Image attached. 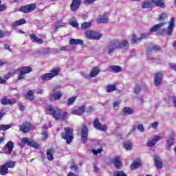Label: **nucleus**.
<instances>
[{
    "instance_id": "1",
    "label": "nucleus",
    "mask_w": 176,
    "mask_h": 176,
    "mask_svg": "<svg viewBox=\"0 0 176 176\" xmlns=\"http://www.w3.org/2000/svg\"><path fill=\"white\" fill-rule=\"evenodd\" d=\"M46 109L50 112L51 115L56 120H58V119H63L64 120L66 118H68V112H64L63 114L57 113L56 112V110H54V108H53L51 105L47 104L46 106Z\"/></svg>"
},
{
    "instance_id": "2",
    "label": "nucleus",
    "mask_w": 176,
    "mask_h": 176,
    "mask_svg": "<svg viewBox=\"0 0 176 176\" xmlns=\"http://www.w3.org/2000/svg\"><path fill=\"white\" fill-rule=\"evenodd\" d=\"M15 71L16 74H20L18 77V80H21L25 78V74H30V72H32V67L26 66L20 67Z\"/></svg>"
},
{
    "instance_id": "3",
    "label": "nucleus",
    "mask_w": 176,
    "mask_h": 176,
    "mask_svg": "<svg viewBox=\"0 0 176 176\" xmlns=\"http://www.w3.org/2000/svg\"><path fill=\"white\" fill-rule=\"evenodd\" d=\"M74 130L72 128L66 127L65 128V133H62V138L66 140L67 144H71L72 140H74Z\"/></svg>"
},
{
    "instance_id": "4",
    "label": "nucleus",
    "mask_w": 176,
    "mask_h": 176,
    "mask_svg": "<svg viewBox=\"0 0 176 176\" xmlns=\"http://www.w3.org/2000/svg\"><path fill=\"white\" fill-rule=\"evenodd\" d=\"M60 73V69L56 68L53 69L51 71V73H47L41 76L42 80H50V79H52V78H54V76H57L58 74Z\"/></svg>"
},
{
    "instance_id": "5",
    "label": "nucleus",
    "mask_w": 176,
    "mask_h": 176,
    "mask_svg": "<svg viewBox=\"0 0 176 176\" xmlns=\"http://www.w3.org/2000/svg\"><path fill=\"white\" fill-rule=\"evenodd\" d=\"M87 39L98 40L102 36L100 33L94 32L93 30H87L85 33Z\"/></svg>"
},
{
    "instance_id": "6",
    "label": "nucleus",
    "mask_w": 176,
    "mask_h": 176,
    "mask_svg": "<svg viewBox=\"0 0 176 176\" xmlns=\"http://www.w3.org/2000/svg\"><path fill=\"white\" fill-rule=\"evenodd\" d=\"M21 142L25 144V145H28V146H31L32 148H34V149H38L39 145L35 140L32 139H29L28 138H23L21 139Z\"/></svg>"
},
{
    "instance_id": "7",
    "label": "nucleus",
    "mask_w": 176,
    "mask_h": 176,
    "mask_svg": "<svg viewBox=\"0 0 176 176\" xmlns=\"http://www.w3.org/2000/svg\"><path fill=\"white\" fill-rule=\"evenodd\" d=\"M101 72V70L98 67H94L89 72V75H85L84 77L85 79H91V78H96Z\"/></svg>"
},
{
    "instance_id": "8",
    "label": "nucleus",
    "mask_w": 176,
    "mask_h": 176,
    "mask_svg": "<svg viewBox=\"0 0 176 176\" xmlns=\"http://www.w3.org/2000/svg\"><path fill=\"white\" fill-rule=\"evenodd\" d=\"M149 36L148 33H144L141 35L140 37H137V35L133 34L132 35V38H131V43H140L142 41V39H145V38H148Z\"/></svg>"
},
{
    "instance_id": "9",
    "label": "nucleus",
    "mask_w": 176,
    "mask_h": 176,
    "mask_svg": "<svg viewBox=\"0 0 176 176\" xmlns=\"http://www.w3.org/2000/svg\"><path fill=\"white\" fill-rule=\"evenodd\" d=\"M116 49H119V40H113L110 41L108 52L109 54L113 53Z\"/></svg>"
},
{
    "instance_id": "10",
    "label": "nucleus",
    "mask_w": 176,
    "mask_h": 176,
    "mask_svg": "<svg viewBox=\"0 0 176 176\" xmlns=\"http://www.w3.org/2000/svg\"><path fill=\"white\" fill-rule=\"evenodd\" d=\"M81 141L82 144L86 143L87 141V135H89V129L85 126V125H83L81 128Z\"/></svg>"
},
{
    "instance_id": "11",
    "label": "nucleus",
    "mask_w": 176,
    "mask_h": 176,
    "mask_svg": "<svg viewBox=\"0 0 176 176\" xmlns=\"http://www.w3.org/2000/svg\"><path fill=\"white\" fill-rule=\"evenodd\" d=\"M36 9V5L32 3V4H30V5H27L23 7H21L20 8V10L23 13H30L31 12H33V10H35Z\"/></svg>"
},
{
    "instance_id": "12",
    "label": "nucleus",
    "mask_w": 176,
    "mask_h": 176,
    "mask_svg": "<svg viewBox=\"0 0 176 176\" xmlns=\"http://www.w3.org/2000/svg\"><path fill=\"white\" fill-rule=\"evenodd\" d=\"M94 127L97 129V130H100V131H107V130H108V127H107V126L101 125V123H100L98 118H96L94 122Z\"/></svg>"
},
{
    "instance_id": "13",
    "label": "nucleus",
    "mask_w": 176,
    "mask_h": 176,
    "mask_svg": "<svg viewBox=\"0 0 176 176\" xmlns=\"http://www.w3.org/2000/svg\"><path fill=\"white\" fill-rule=\"evenodd\" d=\"M175 25V19L174 17H171L167 28L168 35H171V34H173V29L174 28Z\"/></svg>"
},
{
    "instance_id": "14",
    "label": "nucleus",
    "mask_w": 176,
    "mask_h": 176,
    "mask_svg": "<svg viewBox=\"0 0 176 176\" xmlns=\"http://www.w3.org/2000/svg\"><path fill=\"white\" fill-rule=\"evenodd\" d=\"M163 80V75L162 73H156L154 77V83L155 86H160L162 80Z\"/></svg>"
},
{
    "instance_id": "15",
    "label": "nucleus",
    "mask_w": 176,
    "mask_h": 176,
    "mask_svg": "<svg viewBox=\"0 0 176 176\" xmlns=\"http://www.w3.org/2000/svg\"><path fill=\"white\" fill-rule=\"evenodd\" d=\"M160 140H162V137L159 135H155L153 139L148 140V142H147V145L150 147L155 146L157 141H160Z\"/></svg>"
},
{
    "instance_id": "16",
    "label": "nucleus",
    "mask_w": 176,
    "mask_h": 176,
    "mask_svg": "<svg viewBox=\"0 0 176 176\" xmlns=\"http://www.w3.org/2000/svg\"><path fill=\"white\" fill-rule=\"evenodd\" d=\"M80 6V0H73L72 4L70 5L72 12H76Z\"/></svg>"
},
{
    "instance_id": "17",
    "label": "nucleus",
    "mask_w": 176,
    "mask_h": 176,
    "mask_svg": "<svg viewBox=\"0 0 176 176\" xmlns=\"http://www.w3.org/2000/svg\"><path fill=\"white\" fill-rule=\"evenodd\" d=\"M32 125L30 122H25L22 125L19 126L21 131L23 133H28Z\"/></svg>"
},
{
    "instance_id": "18",
    "label": "nucleus",
    "mask_w": 176,
    "mask_h": 176,
    "mask_svg": "<svg viewBox=\"0 0 176 176\" xmlns=\"http://www.w3.org/2000/svg\"><path fill=\"white\" fill-rule=\"evenodd\" d=\"M166 23H161L159 24H157L154 26H153L150 30L149 32L147 34H149V35H151V34H152V32H156V31H159V30H160V28H162V27H163V25H165Z\"/></svg>"
},
{
    "instance_id": "19",
    "label": "nucleus",
    "mask_w": 176,
    "mask_h": 176,
    "mask_svg": "<svg viewBox=\"0 0 176 176\" xmlns=\"http://www.w3.org/2000/svg\"><path fill=\"white\" fill-rule=\"evenodd\" d=\"M13 148H14V144L13 142H8L6 146V155H10L13 151Z\"/></svg>"
},
{
    "instance_id": "20",
    "label": "nucleus",
    "mask_w": 176,
    "mask_h": 176,
    "mask_svg": "<svg viewBox=\"0 0 176 176\" xmlns=\"http://www.w3.org/2000/svg\"><path fill=\"white\" fill-rule=\"evenodd\" d=\"M85 112V106H81L78 107L77 109H74L72 111V115H77V116H80V115H83Z\"/></svg>"
},
{
    "instance_id": "21",
    "label": "nucleus",
    "mask_w": 176,
    "mask_h": 176,
    "mask_svg": "<svg viewBox=\"0 0 176 176\" xmlns=\"http://www.w3.org/2000/svg\"><path fill=\"white\" fill-rule=\"evenodd\" d=\"M30 38L32 40V42H33L34 43H38V45H42V43H43V41L42 40V38H38L34 34H30Z\"/></svg>"
},
{
    "instance_id": "22",
    "label": "nucleus",
    "mask_w": 176,
    "mask_h": 176,
    "mask_svg": "<svg viewBox=\"0 0 176 176\" xmlns=\"http://www.w3.org/2000/svg\"><path fill=\"white\" fill-rule=\"evenodd\" d=\"M97 22L100 24L104 23H108V16H107V14L101 15L100 17H98L97 19Z\"/></svg>"
},
{
    "instance_id": "23",
    "label": "nucleus",
    "mask_w": 176,
    "mask_h": 176,
    "mask_svg": "<svg viewBox=\"0 0 176 176\" xmlns=\"http://www.w3.org/2000/svg\"><path fill=\"white\" fill-rule=\"evenodd\" d=\"M151 2L152 3L156 5V6H158L159 8H162V9H164V8H166L163 0H151Z\"/></svg>"
},
{
    "instance_id": "24",
    "label": "nucleus",
    "mask_w": 176,
    "mask_h": 176,
    "mask_svg": "<svg viewBox=\"0 0 176 176\" xmlns=\"http://www.w3.org/2000/svg\"><path fill=\"white\" fill-rule=\"evenodd\" d=\"M154 162L155 164V167H157V168H162L163 164L162 163V160L159 157L157 156L154 157Z\"/></svg>"
},
{
    "instance_id": "25",
    "label": "nucleus",
    "mask_w": 176,
    "mask_h": 176,
    "mask_svg": "<svg viewBox=\"0 0 176 176\" xmlns=\"http://www.w3.org/2000/svg\"><path fill=\"white\" fill-rule=\"evenodd\" d=\"M113 163L115 165V167H116V168H122V162H120V157H114L113 160Z\"/></svg>"
},
{
    "instance_id": "26",
    "label": "nucleus",
    "mask_w": 176,
    "mask_h": 176,
    "mask_svg": "<svg viewBox=\"0 0 176 176\" xmlns=\"http://www.w3.org/2000/svg\"><path fill=\"white\" fill-rule=\"evenodd\" d=\"M141 166V160H135L133 164L131 165V170H135Z\"/></svg>"
},
{
    "instance_id": "27",
    "label": "nucleus",
    "mask_w": 176,
    "mask_h": 176,
    "mask_svg": "<svg viewBox=\"0 0 176 176\" xmlns=\"http://www.w3.org/2000/svg\"><path fill=\"white\" fill-rule=\"evenodd\" d=\"M119 49L127 47L129 46V41L127 40H118Z\"/></svg>"
},
{
    "instance_id": "28",
    "label": "nucleus",
    "mask_w": 176,
    "mask_h": 176,
    "mask_svg": "<svg viewBox=\"0 0 176 176\" xmlns=\"http://www.w3.org/2000/svg\"><path fill=\"white\" fill-rule=\"evenodd\" d=\"M69 43L70 45H83V40L71 38Z\"/></svg>"
},
{
    "instance_id": "29",
    "label": "nucleus",
    "mask_w": 176,
    "mask_h": 176,
    "mask_svg": "<svg viewBox=\"0 0 176 176\" xmlns=\"http://www.w3.org/2000/svg\"><path fill=\"white\" fill-rule=\"evenodd\" d=\"M1 102L2 105H9V104H15L16 101H12L8 98H3L1 100Z\"/></svg>"
},
{
    "instance_id": "30",
    "label": "nucleus",
    "mask_w": 176,
    "mask_h": 176,
    "mask_svg": "<svg viewBox=\"0 0 176 176\" xmlns=\"http://www.w3.org/2000/svg\"><path fill=\"white\" fill-rule=\"evenodd\" d=\"M25 23H27L25 19H22L12 23V27H18V25H22V24H25Z\"/></svg>"
},
{
    "instance_id": "31",
    "label": "nucleus",
    "mask_w": 176,
    "mask_h": 176,
    "mask_svg": "<svg viewBox=\"0 0 176 176\" xmlns=\"http://www.w3.org/2000/svg\"><path fill=\"white\" fill-rule=\"evenodd\" d=\"M63 94L61 92H56L51 95L50 100H52V98H54L55 101H57V100H60Z\"/></svg>"
},
{
    "instance_id": "32",
    "label": "nucleus",
    "mask_w": 176,
    "mask_h": 176,
    "mask_svg": "<svg viewBox=\"0 0 176 176\" xmlns=\"http://www.w3.org/2000/svg\"><path fill=\"white\" fill-rule=\"evenodd\" d=\"M109 69L111 72H122V67L116 65L110 66Z\"/></svg>"
},
{
    "instance_id": "33",
    "label": "nucleus",
    "mask_w": 176,
    "mask_h": 176,
    "mask_svg": "<svg viewBox=\"0 0 176 176\" xmlns=\"http://www.w3.org/2000/svg\"><path fill=\"white\" fill-rule=\"evenodd\" d=\"M0 174L1 175H6V174H8V167L6 164L0 166Z\"/></svg>"
},
{
    "instance_id": "34",
    "label": "nucleus",
    "mask_w": 176,
    "mask_h": 176,
    "mask_svg": "<svg viewBox=\"0 0 176 176\" xmlns=\"http://www.w3.org/2000/svg\"><path fill=\"white\" fill-rule=\"evenodd\" d=\"M27 100H29L30 101H32L34 98H35V96H34V90H30L26 95Z\"/></svg>"
},
{
    "instance_id": "35",
    "label": "nucleus",
    "mask_w": 176,
    "mask_h": 176,
    "mask_svg": "<svg viewBox=\"0 0 176 176\" xmlns=\"http://www.w3.org/2000/svg\"><path fill=\"white\" fill-rule=\"evenodd\" d=\"M12 127L10 124H0V131H6V130H9Z\"/></svg>"
},
{
    "instance_id": "36",
    "label": "nucleus",
    "mask_w": 176,
    "mask_h": 176,
    "mask_svg": "<svg viewBox=\"0 0 176 176\" xmlns=\"http://www.w3.org/2000/svg\"><path fill=\"white\" fill-rule=\"evenodd\" d=\"M174 140H175V137L172 136L167 142V149H170L171 146H173V144H174Z\"/></svg>"
},
{
    "instance_id": "37",
    "label": "nucleus",
    "mask_w": 176,
    "mask_h": 176,
    "mask_svg": "<svg viewBox=\"0 0 176 176\" xmlns=\"http://www.w3.org/2000/svg\"><path fill=\"white\" fill-rule=\"evenodd\" d=\"M4 164L7 166V168H13L16 166V162L9 161Z\"/></svg>"
},
{
    "instance_id": "38",
    "label": "nucleus",
    "mask_w": 176,
    "mask_h": 176,
    "mask_svg": "<svg viewBox=\"0 0 176 176\" xmlns=\"http://www.w3.org/2000/svg\"><path fill=\"white\" fill-rule=\"evenodd\" d=\"M124 147L126 151H130L133 148V144L131 142L127 141L124 143Z\"/></svg>"
},
{
    "instance_id": "39",
    "label": "nucleus",
    "mask_w": 176,
    "mask_h": 176,
    "mask_svg": "<svg viewBox=\"0 0 176 176\" xmlns=\"http://www.w3.org/2000/svg\"><path fill=\"white\" fill-rule=\"evenodd\" d=\"M69 24H70V25L74 28H79V24H78V22L74 19H70L69 21Z\"/></svg>"
},
{
    "instance_id": "40",
    "label": "nucleus",
    "mask_w": 176,
    "mask_h": 176,
    "mask_svg": "<svg viewBox=\"0 0 176 176\" xmlns=\"http://www.w3.org/2000/svg\"><path fill=\"white\" fill-rule=\"evenodd\" d=\"M90 27H91V23L90 22H85L81 24L82 30H87V28H90Z\"/></svg>"
},
{
    "instance_id": "41",
    "label": "nucleus",
    "mask_w": 176,
    "mask_h": 176,
    "mask_svg": "<svg viewBox=\"0 0 176 176\" xmlns=\"http://www.w3.org/2000/svg\"><path fill=\"white\" fill-rule=\"evenodd\" d=\"M107 93H112V91H115L116 90V85H108L106 88Z\"/></svg>"
},
{
    "instance_id": "42",
    "label": "nucleus",
    "mask_w": 176,
    "mask_h": 176,
    "mask_svg": "<svg viewBox=\"0 0 176 176\" xmlns=\"http://www.w3.org/2000/svg\"><path fill=\"white\" fill-rule=\"evenodd\" d=\"M151 6H152V3L149 1H144L142 3V8L143 9H148V8H151Z\"/></svg>"
},
{
    "instance_id": "43",
    "label": "nucleus",
    "mask_w": 176,
    "mask_h": 176,
    "mask_svg": "<svg viewBox=\"0 0 176 176\" xmlns=\"http://www.w3.org/2000/svg\"><path fill=\"white\" fill-rule=\"evenodd\" d=\"M16 74V70H12L4 76V79H9V78H12Z\"/></svg>"
},
{
    "instance_id": "44",
    "label": "nucleus",
    "mask_w": 176,
    "mask_h": 176,
    "mask_svg": "<svg viewBox=\"0 0 176 176\" xmlns=\"http://www.w3.org/2000/svg\"><path fill=\"white\" fill-rule=\"evenodd\" d=\"M123 112L127 115H131V113H134V110L130 109V107H124L123 109Z\"/></svg>"
},
{
    "instance_id": "45",
    "label": "nucleus",
    "mask_w": 176,
    "mask_h": 176,
    "mask_svg": "<svg viewBox=\"0 0 176 176\" xmlns=\"http://www.w3.org/2000/svg\"><path fill=\"white\" fill-rule=\"evenodd\" d=\"M47 157L48 159V160H50V162L53 161V153H52V150H47Z\"/></svg>"
},
{
    "instance_id": "46",
    "label": "nucleus",
    "mask_w": 176,
    "mask_h": 176,
    "mask_svg": "<svg viewBox=\"0 0 176 176\" xmlns=\"http://www.w3.org/2000/svg\"><path fill=\"white\" fill-rule=\"evenodd\" d=\"M75 100H76V97H75V96H73V97L69 98V100L67 102V105H69V106L73 105L74 102H75Z\"/></svg>"
},
{
    "instance_id": "47",
    "label": "nucleus",
    "mask_w": 176,
    "mask_h": 176,
    "mask_svg": "<svg viewBox=\"0 0 176 176\" xmlns=\"http://www.w3.org/2000/svg\"><path fill=\"white\" fill-rule=\"evenodd\" d=\"M168 15L166 13H162L160 15L158 20L159 21H163V20H166L167 19Z\"/></svg>"
},
{
    "instance_id": "48",
    "label": "nucleus",
    "mask_w": 176,
    "mask_h": 176,
    "mask_svg": "<svg viewBox=\"0 0 176 176\" xmlns=\"http://www.w3.org/2000/svg\"><path fill=\"white\" fill-rule=\"evenodd\" d=\"M150 47H151V50H149V48L147 49V51L149 52L150 50H160V47H159L158 45H150Z\"/></svg>"
},
{
    "instance_id": "49",
    "label": "nucleus",
    "mask_w": 176,
    "mask_h": 176,
    "mask_svg": "<svg viewBox=\"0 0 176 176\" xmlns=\"http://www.w3.org/2000/svg\"><path fill=\"white\" fill-rule=\"evenodd\" d=\"M158 126H159L158 122H153L150 124V126H148V129H151V127H152V129H157Z\"/></svg>"
},
{
    "instance_id": "50",
    "label": "nucleus",
    "mask_w": 176,
    "mask_h": 176,
    "mask_svg": "<svg viewBox=\"0 0 176 176\" xmlns=\"http://www.w3.org/2000/svg\"><path fill=\"white\" fill-rule=\"evenodd\" d=\"M114 176H127L124 172L118 171L114 173Z\"/></svg>"
},
{
    "instance_id": "51",
    "label": "nucleus",
    "mask_w": 176,
    "mask_h": 176,
    "mask_svg": "<svg viewBox=\"0 0 176 176\" xmlns=\"http://www.w3.org/2000/svg\"><path fill=\"white\" fill-rule=\"evenodd\" d=\"M101 152H102V148H100V149H98V150H94V149L92 150V153L96 156H97V155H98V153H101Z\"/></svg>"
},
{
    "instance_id": "52",
    "label": "nucleus",
    "mask_w": 176,
    "mask_h": 176,
    "mask_svg": "<svg viewBox=\"0 0 176 176\" xmlns=\"http://www.w3.org/2000/svg\"><path fill=\"white\" fill-rule=\"evenodd\" d=\"M141 91V87L139 85H136L135 87L134 88V93L136 94H138Z\"/></svg>"
},
{
    "instance_id": "53",
    "label": "nucleus",
    "mask_w": 176,
    "mask_h": 176,
    "mask_svg": "<svg viewBox=\"0 0 176 176\" xmlns=\"http://www.w3.org/2000/svg\"><path fill=\"white\" fill-rule=\"evenodd\" d=\"M169 68L170 69H173V71H176V64L175 63H169Z\"/></svg>"
},
{
    "instance_id": "54",
    "label": "nucleus",
    "mask_w": 176,
    "mask_h": 176,
    "mask_svg": "<svg viewBox=\"0 0 176 176\" xmlns=\"http://www.w3.org/2000/svg\"><path fill=\"white\" fill-rule=\"evenodd\" d=\"M120 104V100H117V101L114 102L113 103V108H118V107H119Z\"/></svg>"
},
{
    "instance_id": "55",
    "label": "nucleus",
    "mask_w": 176,
    "mask_h": 176,
    "mask_svg": "<svg viewBox=\"0 0 176 176\" xmlns=\"http://www.w3.org/2000/svg\"><path fill=\"white\" fill-rule=\"evenodd\" d=\"M94 2H96V0H85L84 3L85 5H90V3H93Z\"/></svg>"
},
{
    "instance_id": "56",
    "label": "nucleus",
    "mask_w": 176,
    "mask_h": 176,
    "mask_svg": "<svg viewBox=\"0 0 176 176\" xmlns=\"http://www.w3.org/2000/svg\"><path fill=\"white\" fill-rule=\"evenodd\" d=\"M6 9V5L3 4L1 5V1H0V12H3Z\"/></svg>"
},
{
    "instance_id": "57",
    "label": "nucleus",
    "mask_w": 176,
    "mask_h": 176,
    "mask_svg": "<svg viewBox=\"0 0 176 176\" xmlns=\"http://www.w3.org/2000/svg\"><path fill=\"white\" fill-rule=\"evenodd\" d=\"M138 129L139 131H141V133H142L144 131V125L140 124L138 126Z\"/></svg>"
},
{
    "instance_id": "58",
    "label": "nucleus",
    "mask_w": 176,
    "mask_h": 176,
    "mask_svg": "<svg viewBox=\"0 0 176 176\" xmlns=\"http://www.w3.org/2000/svg\"><path fill=\"white\" fill-rule=\"evenodd\" d=\"M4 47H5V49H6V50H8L9 52H12V50L10 49V47L9 46V44L6 43L4 45Z\"/></svg>"
},
{
    "instance_id": "59",
    "label": "nucleus",
    "mask_w": 176,
    "mask_h": 176,
    "mask_svg": "<svg viewBox=\"0 0 176 176\" xmlns=\"http://www.w3.org/2000/svg\"><path fill=\"white\" fill-rule=\"evenodd\" d=\"M5 111L3 110H1L0 111V120L1 119H2V118H3V116L5 115Z\"/></svg>"
},
{
    "instance_id": "60",
    "label": "nucleus",
    "mask_w": 176,
    "mask_h": 176,
    "mask_svg": "<svg viewBox=\"0 0 176 176\" xmlns=\"http://www.w3.org/2000/svg\"><path fill=\"white\" fill-rule=\"evenodd\" d=\"M172 101H173L174 107H175V108H176V97L175 96L173 97Z\"/></svg>"
},
{
    "instance_id": "61",
    "label": "nucleus",
    "mask_w": 176,
    "mask_h": 176,
    "mask_svg": "<svg viewBox=\"0 0 176 176\" xmlns=\"http://www.w3.org/2000/svg\"><path fill=\"white\" fill-rule=\"evenodd\" d=\"M46 138H47V133H43V140H46Z\"/></svg>"
},
{
    "instance_id": "62",
    "label": "nucleus",
    "mask_w": 176,
    "mask_h": 176,
    "mask_svg": "<svg viewBox=\"0 0 176 176\" xmlns=\"http://www.w3.org/2000/svg\"><path fill=\"white\" fill-rule=\"evenodd\" d=\"M6 80L2 78L1 77H0V83L3 85V83H6Z\"/></svg>"
},
{
    "instance_id": "63",
    "label": "nucleus",
    "mask_w": 176,
    "mask_h": 176,
    "mask_svg": "<svg viewBox=\"0 0 176 176\" xmlns=\"http://www.w3.org/2000/svg\"><path fill=\"white\" fill-rule=\"evenodd\" d=\"M5 36V33L0 30V38H3Z\"/></svg>"
},
{
    "instance_id": "64",
    "label": "nucleus",
    "mask_w": 176,
    "mask_h": 176,
    "mask_svg": "<svg viewBox=\"0 0 176 176\" xmlns=\"http://www.w3.org/2000/svg\"><path fill=\"white\" fill-rule=\"evenodd\" d=\"M67 49H68V47H67V46H63V47H60V50H67Z\"/></svg>"
}]
</instances>
